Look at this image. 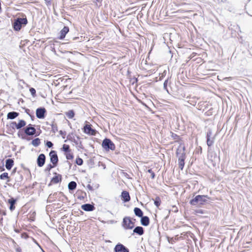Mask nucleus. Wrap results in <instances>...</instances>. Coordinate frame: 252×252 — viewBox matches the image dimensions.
Returning a JSON list of instances; mask_svg holds the SVG:
<instances>
[{
	"instance_id": "f257e3e1",
	"label": "nucleus",
	"mask_w": 252,
	"mask_h": 252,
	"mask_svg": "<svg viewBox=\"0 0 252 252\" xmlns=\"http://www.w3.org/2000/svg\"><path fill=\"white\" fill-rule=\"evenodd\" d=\"M207 196L198 195L190 201V204L194 206L202 205L207 201Z\"/></svg>"
},
{
	"instance_id": "f03ea898",
	"label": "nucleus",
	"mask_w": 252,
	"mask_h": 252,
	"mask_svg": "<svg viewBox=\"0 0 252 252\" xmlns=\"http://www.w3.org/2000/svg\"><path fill=\"white\" fill-rule=\"evenodd\" d=\"M28 23V20L26 18H18L13 23V28L14 30L19 31L21 30L22 25H26Z\"/></svg>"
},
{
	"instance_id": "7ed1b4c3",
	"label": "nucleus",
	"mask_w": 252,
	"mask_h": 252,
	"mask_svg": "<svg viewBox=\"0 0 252 252\" xmlns=\"http://www.w3.org/2000/svg\"><path fill=\"white\" fill-rule=\"evenodd\" d=\"M102 147L106 150H114L115 149V144L109 139H105L102 144Z\"/></svg>"
},
{
	"instance_id": "20e7f679",
	"label": "nucleus",
	"mask_w": 252,
	"mask_h": 252,
	"mask_svg": "<svg viewBox=\"0 0 252 252\" xmlns=\"http://www.w3.org/2000/svg\"><path fill=\"white\" fill-rule=\"evenodd\" d=\"M61 150L64 153L66 158H73L71 150L68 145L64 144L63 145V147L61 149Z\"/></svg>"
},
{
	"instance_id": "39448f33",
	"label": "nucleus",
	"mask_w": 252,
	"mask_h": 252,
	"mask_svg": "<svg viewBox=\"0 0 252 252\" xmlns=\"http://www.w3.org/2000/svg\"><path fill=\"white\" fill-rule=\"evenodd\" d=\"M84 132L90 135H95L96 134V130L92 128V125L86 124L83 128Z\"/></svg>"
},
{
	"instance_id": "423d86ee",
	"label": "nucleus",
	"mask_w": 252,
	"mask_h": 252,
	"mask_svg": "<svg viewBox=\"0 0 252 252\" xmlns=\"http://www.w3.org/2000/svg\"><path fill=\"white\" fill-rule=\"evenodd\" d=\"M123 223V225L126 229H132L134 226V222L129 218H125Z\"/></svg>"
},
{
	"instance_id": "0eeeda50",
	"label": "nucleus",
	"mask_w": 252,
	"mask_h": 252,
	"mask_svg": "<svg viewBox=\"0 0 252 252\" xmlns=\"http://www.w3.org/2000/svg\"><path fill=\"white\" fill-rule=\"evenodd\" d=\"M185 155V147L182 145H180L176 150V157L177 158H184Z\"/></svg>"
},
{
	"instance_id": "6e6552de",
	"label": "nucleus",
	"mask_w": 252,
	"mask_h": 252,
	"mask_svg": "<svg viewBox=\"0 0 252 252\" xmlns=\"http://www.w3.org/2000/svg\"><path fill=\"white\" fill-rule=\"evenodd\" d=\"M46 113V110L45 108H38L36 110V116L38 119H43Z\"/></svg>"
},
{
	"instance_id": "1a4fd4ad",
	"label": "nucleus",
	"mask_w": 252,
	"mask_h": 252,
	"mask_svg": "<svg viewBox=\"0 0 252 252\" xmlns=\"http://www.w3.org/2000/svg\"><path fill=\"white\" fill-rule=\"evenodd\" d=\"M32 126L31 124L29 125L24 129L25 133L28 135H33L36 132L35 128Z\"/></svg>"
},
{
	"instance_id": "9d476101",
	"label": "nucleus",
	"mask_w": 252,
	"mask_h": 252,
	"mask_svg": "<svg viewBox=\"0 0 252 252\" xmlns=\"http://www.w3.org/2000/svg\"><path fill=\"white\" fill-rule=\"evenodd\" d=\"M212 132L210 130L207 132L206 134L207 144L209 147L212 146L214 143V138H212Z\"/></svg>"
},
{
	"instance_id": "9b49d317",
	"label": "nucleus",
	"mask_w": 252,
	"mask_h": 252,
	"mask_svg": "<svg viewBox=\"0 0 252 252\" xmlns=\"http://www.w3.org/2000/svg\"><path fill=\"white\" fill-rule=\"evenodd\" d=\"M69 28L67 26H64L63 28L60 32V36L58 37L59 39H63L64 38L66 34L69 32Z\"/></svg>"
},
{
	"instance_id": "f8f14e48",
	"label": "nucleus",
	"mask_w": 252,
	"mask_h": 252,
	"mask_svg": "<svg viewBox=\"0 0 252 252\" xmlns=\"http://www.w3.org/2000/svg\"><path fill=\"white\" fill-rule=\"evenodd\" d=\"M12 124L14 125L17 129H20L25 126L26 125V123L24 120H19L18 123L17 124L16 122H13Z\"/></svg>"
},
{
	"instance_id": "ddd939ff",
	"label": "nucleus",
	"mask_w": 252,
	"mask_h": 252,
	"mask_svg": "<svg viewBox=\"0 0 252 252\" xmlns=\"http://www.w3.org/2000/svg\"><path fill=\"white\" fill-rule=\"evenodd\" d=\"M51 127V132L55 134L58 131V125L55 120L51 122L50 124Z\"/></svg>"
},
{
	"instance_id": "4468645a",
	"label": "nucleus",
	"mask_w": 252,
	"mask_h": 252,
	"mask_svg": "<svg viewBox=\"0 0 252 252\" xmlns=\"http://www.w3.org/2000/svg\"><path fill=\"white\" fill-rule=\"evenodd\" d=\"M62 180V176L60 174H55L54 177L52 179L51 182L54 184H57L60 182Z\"/></svg>"
},
{
	"instance_id": "2eb2a0df",
	"label": "nucleus",
	"mask_w": 252,
	"mask_h": 252,
	"mask_svg": "<svg viewBox=\"0 0 252 252\" xmlns=\"http://www.w3.org/2000/svg\"><path fill=\"white\" fill-rule=\"evenodd\" d=\"M94 207L89 204H86L82 206V209L86 211H91L94 210Z\"/></svg>"
},
{
	"instance_id": "dca6fc26",
	"label": "nucleus",
	"mask_w": 252,
	"mask_h": 252,
	"mask_svg": "<svg viewBox=\"0 0 252 252\" xmlns=\"http://www.w3.org/2000/svg\"><path fill=\"white\" fill-rule=\"evenodd\" d=\"M14 161L12 159L9 158L6 161L5 167L7 169L10 170L13 165Z\"/></svg>"
},
{
	"instance_id": "f3484780",
	"label": "nucleus",
	"mask_w": 252,
	"mask_h": 252,
	"mask_svg": "<svg viewBox=\"0 0 252 252\" xmlns=\"http://www.w3.org/2000/svg\"><path fill=\"white\" fill-rule=\"evenodd\" d=\"M122 197L125 202L128 201L130 200V196L128 192L124 191L122 193Z\"/></svg>"
},
{
	"instance_id": "a211bd4d",
	"label": "nucleus",
	"mask_w": 252,
	"mask_h": 252,
	"mask_svg": "<svg viewBox=\"0 0 252 252\" xmlns=\"http://www.w3.org/2000/svg\"><path fill=\"white\" fill-rule=\"evenodd\" d=\"M19 115V113L16 112H11L7 114V117L8 119H14Z\"/></svg>"
},
{
	"instance_id": "6ab92c4d",
	"label": "nucleus",
	"mask_w": 252,
	"mask_h": 252,
	"mask_svg": "<svg viewBox=\"0 0 252 252\" xmlns=\"http://www.w3.org/2000/svg\"><path fill=\"white\" fill-rule=\"evenodd\" d=\"M65 115L66 117L70 119H73L75 116L74 111L73 110H70L66 112Z\"/></svg>"
},
{
	"instance_id": "aec40b11",
	"label": "nucleus",
	"mask_w": 252,
	"mask_h": 252,
	"mask_svg": "<svg viewBox=\"0 0 252 252\" xmlns=\"http://www.w3.org/2000/svg\"><path fill=\"white\" fill-rule=\"evenodd\" d=\"M141 221L142 225L147 226L149 224V219L147 217H142Z\"/></svg>"
},
{
	"instance_id": "412c9836",
	"label": "nucleus",
	"mask_w": 252,
	"mask_h": 252,
	"mask_svg": "<svg viewBox=\"0 0 252 252\" xmlns=\"http://www.w3.org/2000/svg\"><path fill=\"white\" fill-rule=\"evenodd\" d=\"M53 165L49 164L47 168V170H49L51 168H53L58 161V158H50Z\"/></svg>"
},
{
	"instance_id": "4be33fe9",
	"label": "nucleus",
	"mask_w": 252,
	"mask_h": 252,
	"mask_svg": "<svg viewBox=\"0 0 252 252\" xmlns=\"http://www.w3.org/2000/svg\"><path fill=\"white\" fill-rule=\"evenodd\" d=\"M125 247L122 244H119L116 246L114 251L115 252H121Z\"/></svg>"
},
{
	"instance_id": "5701e85b",
	"label": "nucleus",
	"mask_w": 252,
	"mask_h": 252,
	"mask_svg": "<svg viewBox=\"0 0 252 252\" xmlns=\"http://www.w3.org/2000/svg\"><path fill=\"white\" fill-rule=\"evenodd\" d=\"M15 200L13 198H11L8 200V202L10 204L9 209L11 211H12L14 209L15 206L14 204L15 203Z\"/></svg>"
},
{
	"instance_id": "b1692460",
	"label": "nucleus",
	"mask_w": 252,
	"mask_h": 252,
	"mask_svg": "<svg viewBox=\"0 0 252 252\" xmlns=\"http://www.w3.org/2000/svg\"><path fill=\"white\" fill-rule=\"evenodd\" d=\"M133 232L141 235L143 234V229L142 227L137 226L134 228Z\"/></svg>"
},
{
	"instance_id": "393cba45",
	"label": "nucleus",
	"mask_w": 252,
	"mask_h": 252,
	"mask_svg": "<svg viewBox=\"0 0 252 252\" xmlns=\"http://www.w3.org/2000/svg\"><path fill=\"white\" fill-rule=\"evenodd\" d=\"M171 136L172 139L176 142H179L182 140L181 138L179 135L173 132L171 133Z\"/></svg>"
},
{
	"instance_id": "a878e982",
	"label": "nucleus",
	"mask_w": 252,
	"mask_h": 252,
	"mask_svg": "<svg viewBox=\"0 0 252 252\" xmlns=\"http://www.w3.org/2000/svg\"><path fill=\"white\" fill-rule=\"evenodd\" d=\"M134 213H135V215H136L137 216H138L139 217H142V216H143V212L141 210V209H140L139 208H135L134 210Z\"/></svg>"
},
{
	"instance_id": "bb28decb",
	"label": "nucleus",
	"mask_w": 252,
	"mask_h": 252,
	"mask_svg": "<svg viewBox=\"0 0 252 252\" xmlns=\"http://www.w3.org/2000/svg\"><path fill=\"white\" fill-rule=\"evenodd\" d=\"M9 177L7 173H3L0 175V179L1 180H7V182H9Z\"/></svg>"
},
{
	"instance_id": "cd10ccee",
	"label": "nucleus",
	"mask_w": 252,
	"mask_h": 252,
	"mask_svg": "<svg viewBox=\"0 0 252 252\" xmlns=\"http://www.w3.org/2000/svg\"><path fill=\"white\" fill-rule=\"evenodd\" d=\"M32 143L35 147L38 146L40 144V140L39 138H35L32 141Z\"/></svg>"
},
{
	"instance_id": "c85d7f7f",
	"label": "nucleus",
	"mask_w": 252,
	"mask_h": 252,
	"mask_svg": "<svg viewBox=\"0 0 252 252\" xmlns=\"http://www.w3.org/2000/svg\"><path fill=\"white\" fill-rule=\"evenodd\" d=\"M76 183L72 181L68 184V189L70 190H73L76 188Z\"/></svg>"
},
{
	"instance_id": "c756f323",
	"label": "nucleus",
	"mask_w": 252,
	"mask_h": 252,
	"mask_svg": "<svg viewBox=\"0 0 252 252\" xmlns=\"http://www.w3.org/2000/svg\"><path fill=\"white\" fill-rule=\"evenodd\" d=\"M45 158H37V164L39 166H42L45 163Z\"/></svg>"
},
{
	"instance_id": "7c9ffc66",
	"label": "nucleus",
	"mask_w": 252,
	"mask_h": 252,
	"mask_svg": "<svg viewBox=\"0 0 252 252\" xmlns=\"http://www.w3.org/2000/svg\"><path fill=\"white\" fill-rule=\"evenodd\" d=\"M179 167L182 169L184 167V164H185V161L184 158H179Z\"/></svg>"
},
{
	"instance_id": "2f4dec72",
	"label": "nucleus",
	"mask_w": 252,
	"mask_h": 252,
	"mask_svg": "<svg viewBox=\"0 0 252 252\" xmlns=\"http://www.w3.org/2000/svg\"><path fill=\"white\" fill-rule=\"evenodd\" d=\"M50 158H58L56 152L55 151H52L49 153Z\"/></svg>"
},
{
	"instance_id": "473e14b6",
	"label": "nucleus",
	"mask_w": 252,
	"mask_h": 252,
	"mask_svg": "<svg viewBox=\"0 0 252 252\" xmlns=\"http://www.w3.org/2000/svg\"><path fill=\"white\" fill-rule=\"evenodd\" d=\"M30 92L31 93V94H32V96L33 97L35 96V95H36V91H35V90L34 88H31L30 89Z\"/></svg>"
},
{
	"instance_id": "72a5a7b5",
	"label": "nucleus",
	"mask_w": 252,
	"mask_h": 252,
	"mask_svg": "<svg viewBox=\"0 0 252 252\" xmlns=\"http://www.w3.org/2000/svg\"><path fill=\"white\" fill-rule=\"evenodd\" d=\"M76 163L79 165H82L83 163L82 158H76Z\"/></svg>"
},
{
	"instance_id": "f704fd0d",
	"label": "nucleus",
	"mask_w": 252,
	"mask_h": 252,
	"mask_svg": "<svg viewBox=\"0 0 252 252\" xmlns=\"http://www.w3.org/2000/svg\"><path fill=\"white\" fill-rule=\"evenodd\" d=\"M46 145L48 148H51L53 144L51 141H47L46 143Z\"/></svg>"
},
{
	"instance_id": "c9c22d12",
	"label": "nucleus",
	"mask_w": 252,
	"mask_h": 252,
	"mask_svg": "<svg viewBox=\"0 0 252 252\" xmlns=\"http://www.w3.org/2000/svg\"><path fill=\"white\" fill-rule=\"evenodd\" d=\"M155 204L156 205L157 207H158L160 205V201L159 199H156V200L155 201Z\"/></svg>"
},
{
	"instance_id": "e433bc0d",
	"label": "nucleus",
	"mask_w": 252,
	"mask_h": 252,
	"mask_svg": "<svg viewBox=\"0 0 252 252\" xmlns=\"http://www.w3.org/2000/svg\"><path fill=\"white\" fill-rule=\"evenodd\" d=\"M46 4L47 5H50L51 3L52 0H44Z\"/></svg>"
},
{
	"instance_id": "4c0bfd02",
	"label": "nucleus",
	"mask_w": 252,
	"mask_h": 252,
	"mask_svg": "<svg viewBox=\"0 0 252 252\" xmlns=\"http://www.w3.org/2000/svg\"><path fill=\"white\" fill-rule=\"evenodd\" d=\"M121 252H129L127 249H126V247L124 248L123 250Z\"/></svg>"
},
{
	"instance_id": "58836bf2",
	"label": "nucleus",
	"mask_w": 252,
	"mask_h": 252,
	"mask_svg": "<svg viewBox=\"0 0 252 252\" xmlns=\"http://www.w3.org/2000/svg\"><path fill=\"white\" fill-rule=\"evenodd\" d=\"M38 158H45V157L44 154H41L38 156Z\"/></svg>"
},
{
	"instance_id": "ea45409f",
	"label": "nucleus",
	"mask_w": 252,
	"mask_h": 252,
	"mask_svg": "<svg viewBox=\"0 0 252 252\" xmlns=\"http://www.w3.org/2000/svg\"><path fill=\"white\" fill-rule=\"evenodd\" d=\"M196 54V53H192V55H193L192 56L193 57L194 56H195V55Z\"/></svg>"
},
{
	"instance_id": "a19ab883",
	"label": "nucleus",
	"mask_w": 252,
	"mask_h": 252,
	"mask_svg": "<svg viewBox=\"0 0 252 252\" xmlns=\"http://www.w3.org/2000/svg\"><path fill=\"white\" fill-rule=\"evenodd\" d=\"M152 176H153V178L154 177V175H152Z\"/></svg>"
},
{
	"instance_id": "79ce46f5",
	"label": "nucleus",
	"mask_w": 252,
	"mask_h": 252,
	"mask_svg": "<svg viewBox=\"0 0 252 252\" xmlns=\"http://www.w3.org/2000/svg\"><path fill=\"white\" fill-rule=\"evenodd\" d=\"M152 176H153V178L154 177V175H152Z\"/></svg>"
}]
</instances>
